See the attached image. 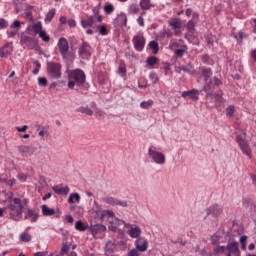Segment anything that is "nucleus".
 Wrapping results in <instances>:
<instances>
[{
	"instance_id": "1",
	"label": "nucleus",
	"mask_w": 256,
	"mask_h": 256,
	"mask_svg": "<svg viewBox=\"0 0 256 256\" xmlns=\"http://www.w3.org/2000/svg\"><path fill=\"white\" fill-rule=\"evenodd\" d=\"M27 207H29V199L23 196L17 197L14 194H10L6 199V209L10 219L13 221H21Z\"/></svg>"
},
{
	"instance_id": "2",
	"label": "nucleus",
	"mask_w": 256,
	"mask_h": 256,
	"mask_svg": "<svg viewBox=\"0 0 256 256\" xmlns=\"http://www.w3.org/2000/svg\"><path fill=\"white\" fill-rule=\"evenodd\" d=\"M87 77L85 76V72L81 69H73L68 73V89H75V85L77 87H81L86 81Z\"/></svg>"
},
{
	"instance_id": "3",
	"label": "nucleus",
	"mask_w": 256,
	"mask_h": 256,
	"mask_svg": "<svg viewBox=\"0 0 256 256\" xmlns=\"http://www.w3.org/2000/svg\"><path fill=\"white\" fill-rule=\"evenodd\" d=\"M148 156L156 165H165V163H167V157L165 156V153L157 150V147L151 146L148 148Z\"/></svg>"
},
{
	"instance_id": "4",
	"label": "nucleus",
	"mask_w": 256,
	"mask_h": 256,
	"mask_svg": "<svg viewBox=\"0 0 256 256\" xmlns=\"http://www.w3.org/2000/svg\"><path fill=\"white\" fill-rule=\"evenodd\" d=\"M61 69L62 66L60 63L50 62L47 65V74L51 79H61L63 75Z\"/></svg>"
},
{
	"instance_id": "5",
	"label": "nucleus",
	"mask_w": 256,
	"mask_h": 256,
	"mask_svg": "<svg viewBox=\"0 0 256 256\" xmlns=\"http://www.w3.org/2000/svg\"><path fill=\"white\" fill-rule=\"evenodd\" d=\"M132 43L134 46V49L141 53L143 49H145V43H147V40L145 39V34L143 31H139L133 38Z\"/></svg>"
},
{
	"instance_id": "6",
	"label": "nucleus",
	"mask_w": 256,
	"mask_h": 256,
	"mask_svg": "<svg viewBox=\"0 0 256 256\" xmlns=\"http://www.w3.org/2000/svg\"><path fill=\"white\" fill-rule=\"evenodd\" d=\"M236 143H238L242 153L251 159V147H249L247 140H245V135H237Z\"/></svg>"
},
{
	"instance_id": "7",
	"label": "nucleus",
	"mask_w": 256,
	"mask_h": 256,
	"mask_svg": "<svg viewBox=\"0 0 256 256\" xmlns=\"http://www.w3.org/2000/svg\"><path fill=\"white\" fill-rule=\"evenodd\" d=\"M57 45L62 59H67L69 57V41H67V38H60Z\"/></svg>"
},
{
	"instance_id": "8",
	"label": "nucleus",
	"mask_w": 256,
	"mask_h": 256,
	"mask_svg": "<svg viewBox=\"0 0 256 256\" xmlns=\"http://www.w3.org/2000/svg\"><path fill=\"white\" fill-rule=\"evenodd\" d=\"M126 229H129L127 231V234L129 235V237H131L132 239H139V237H141V227L139 226H135L133 224H125Z\"/></svg>"
},
{
	"instance_id": "9",
	"label": "nucleus",
	"mask_w": 256,
	"mask_h": 256,
	"mask_svg": "<svg viewBox=\"0 0 256 256\" xmlns=\"http://www.w3.org/2000/svg\"><path fill=\"white\" fill-rule=\"evenodd\" d=\"M78 55L81 59H89V57H91V45L87 42H83L78 48Z\"/></svg>"
},
{
	"instance_id": "10",
	"label": "nucleus",
	"mask_w": 256,
	"mask_h": 256,
	"mask_svg": "<svg viewBox=\"0 0 256 256\" xmlns=\"http://www.w3.org/2000/svg\"><path fill=\"white\" fill-rule=\"evenodd\" d=\"M222 84L221 80L217 77H212L209 82H206L204 86V91L206 93H209V91H212L213 89H217Z\"/></svg>"
},
{
	"instance_id": "11",
	"label": "nucleus",
	"mask_w": 256,
	"mask_h": 256,
	"mask_svg": "<svg viewBox=\"0 0 256 256\" xmlns=\"http://www.w3.org/2000/svg\"><path fill=\"white\" fill-rule=\"evenodd\" d=\"M135 247L140 253H145L149 249V242L143 237H139L135 241Z\"/></svg>"
},
{
	"instance_id": "12",
	"label": "nucleus",
	"mask_w": 256,
	"mask_h": 256,
	"mask_svg": "<svg viewBox=\"0 0 256 256\" xmlns=\"http://www.w3.org/2000/svg\"><path fill=\"white\" fill-rule=\"evenodd\" d=\"M41 209H42V215H44V217H51L53 215H55V217L57 219H59V217H61V211L55 210L53 208H49L45 204L41 206Z\"/></svg>"
},
{
	"instance_id": "13",
	"label": "nucleus",
	"mask_w": 256,
	"mask_h": 256,
	"mask_svg": "<svg viewBox=\"0 0 256 256\" xmlns=\"http://www.w3.org/2000/svg\"><path fill=\"white\" fill-rule=\"evenodd\" d=\"M121 225H127V223H125V221L120 220L117 217H114L112 220H110V225L108 227L109 231H113L114 233H117V231H119V227H121Z\"/></svg>"
},
{
	"instance_id": "14",
	"label": "nucleus",
	"mask_w": 256,
	"mask_h": 256,
	"mask_svg": "<svg viewBox=\"0 0 256 256\" xmlns=\"http://www.w3.org/2000/svg\"><path fill=\"white\" fill-rule=\"evenodd\" d=\"M226 253L228 255L241 256V251H239V243L232 242L226 246Z\"/></svg>"
},
{
	"instance_id": "15",
	"label": "nucleus",
	"mask_w": 256,
	"mask_h": 256,
	"mask_svg": "<svg viewBox=\"0 0 256 256\" xmlns=\"http://www.w3.org/2000/svg\"><path fill=\"white\" fill-rule=\"evenodd\" d=\"M181 97H183V99L189 97V99H191L192 101H199V90L192 89L189 91H184L182 92Z\"/></svg>"
},
{
	"instance_id": "16",
	"label": "nucleus",
	"mask_w": 256,
	"mask_h": 256,
	"mask_svg": "<svg viewBox=\"0 0 256 256\" xmlns=\"http://www.w3.org/2000/svg\"><path fill=\"white\" fill-rule=\"evenodd\" d=\"M104 203H107V205H112L113 207L119 205L120 207H127L126 201H120L118 199H115L113 197H106L103 199Z\"/></svg>"
},
{
	"instance_id": "17",
	"label": "nucleus",
	"mask_w": 256,
	"mask_h": 256,
	"mask_svg": "<svg viewBox=\"0 0 256 256\" xmlns=\"http://www.w3.org/2000/svg\"><path fill=\"white\" fill-rule=\"evenodd\" d=\"M54 193H56V195H69V186H63V185H56L53 188Z\"/></svg>"
},
{
	"instance_id": "18",
	"label": "nucleus",
	"mask_w": 256,
	"mask_h": 256,
	"mask_svg": "<svg viewBox=\"0 0 256 256\" xmlns=\"http://www.w3.org/2000/svg\"><path fill=\"white\" fill-rule=\"evenodd\" d=\"M13 53V44L6 43L4 47L0 48V57H7V55H11Z\"/></svg>"
},
{
	"instance_id": "19",
	"label": "nucleus",
	"mask_w": 256,
	"mask_h": 256,
	"mask_svg": "<svg viewBox=\"0 0 256 256\" xmlns=\"http://www.w3.org/2000/svg\"><path fill=\"white\" fill-rule=\"evenodd\" d=\"M95 25V16H88L86 19L81 20V26L83 29H87Z\"/></svg>"
},
{
	"instance_id": "20",
	"label": "nucleus",
	"mask_w": 256,
	"mask_h": 256,
	"mask_svg": "<svg viewBox=\"0 0 256 256\" xmlns=\"http://www.w3.org/2000/svg\"><path fill=\"white\" fill-rule=\"evenodd\" d=\"M168 24L173 30H175V34L177 35V31L181 29V20L179 18H172Z\"/></svg>"
},
{
	"instance_id": "21",
	"label": "nucleus",
	"mask_w": 256,
	"mask_h": 256,
	"mask_svg": "<svg viewBox=\"0 0 256 256\" xmlns=\"http://www.w3.org/2000/svg\"><path fill=\"white\" fill-rule=\"evenodd\" d=\"M25 219H29L31 223H37V219H39V213L34 210L28 209Z\"/></svg>"
},
{
	"instance_id": "22",
	"label": "nucleus",
	"mask_w": 256,
	"mask_h": 256,
	"mask_svg": "<svg viewBox=\"0 0 256 256\" xmlns=\"http://www.w3.org/2000/svg\"><path fill=\"white\" fill-rule=\"evenodd\" d=\"M223 213V210L217 205H214L207 210V215H212L213 217H219Z\"/></svg>"
},
{
	"instance_id": "23",
	"label": "nucleus",
	"mask_w": 256,
	"mask_h": 256,
	"mask_svg": "<svg viewBox=\"0 0 256 256\" xmlns=\"http://www.w3.org/2000/svg\"><path fill=\"white\" fill-rule=\"evenodd\" d=\"M18 151H19V153H22V155H26L29 157H31V155H33V149H31V147L27 146V145L18 146Z\"/></svg>"
},
{
	"instance_id": "24",
	"label": "nucleus",
	"mask_w": 256,
	"mask_h": 256,
	"mask_svg": "<svg viewBox=\"0 0 256 256\" xmlns=\"http://www.w3.org/2000/svg\"><path fill=\"white\" fill-rule=\"evenodd\" d=\"M102 231H107V227L103 224H96L91 227V233L95 237L98 233H101Z\"/></svg>"
},
{
	"instance_id": "25",
	"label": "nucleus",
	"mask_w": 256,
	"mask_h": 256,
	"mask_svg": "<svg viewBox=\"0 0 256 256\" xmlns=\"http://www.w3.org/2000/svg\"><path fill=\"white\" fill-rule=\"evenodd\" d=\"M116 22L120 27H127V14L126 13H120L117 18Z\"/></svg>"
},
{
	"instance_id": "26",
	"label": "nucleus",
	"mask_w": 256,
	"mask_h": 256,
	"mask_svg": "<svg viewBox=\"0 0 256 256\" xmlns=\"http://www.w3.org/2000/svg\"><path fill=\"white\" fill-rule=\"evenodd\" d=\"M140 7L144 11H149V9L155 7V5L151 3V0H140Z\"/></svg>"
},
{
	"instance_id": "27",
	"label": "nucleus",
	"mask_w": 256,
	"mask_h": 256,
	"mask_svg": "<svg viewBox=\"0 0 256 256\" xmlns=\"http://www.w3.org/2000/svg\"><path fill=\"white\" fill-rule=\"evenodd\" d=\"M157 63H159V58L155 56H149L146 59V65H148L149 69H153V66L157 65Z\"/></svg>"
},
{
	"instance_id": "28",
	"label": "nucleus",
	"mask_w": 256,
	"mask_h": 256,
	"mask_svg": "<svg viewBox=\"0 0 256 256\" xmlns=\"http://www.w3.org/2000/svg\"><path fill=\"white\" fill-rule=\"evenodd\" d=\"M79 201H81V195H79V193L70 194L68 198V203L70 205H73V203H79Z\"/></svg>"
},
{
	"instance_id": "29",
	"label": "nucleus",
	"mask_w": 256,
	"mask_h": 256,
	"mask_svg": "<svg viewBox=\"0 0 256 256\" xmlns=\"http://www.w3.org/2000/svg\"><path fill=\"white\" fill-rule=\"evenodd\" d=\"M149 49L152 50V53L154 55H157V53H159V43L155 40L150 41L148 44Z\"/></svg>"
},
{
	"instance_id": "30",
	"label": "nucleus",
	"mask_w": 256,
	"mask_h": 256,
	"mask_svg": "<svg viewBox=\"0 0 256 256\" xmlns=\"http://www.w3.org/2000/svg\"><path fill=\"white\" fill-rule=\"evenodd\" d=\"M211 75H213V71L211 70V68H203L202 69V76L204 78L205 83H207V81H209V77H211Z\"/></svg>"
},
{
	"instance_id": "31",
	"label": "nucleus",
	"mask_w": 256,
	"mask_h": 256,
	"mask_svg": "<svg viewBox=\"0 0 256 256\" xmlns=\"http://www.w3.org/2000/svg\"><path fill=\"white\" fill-rule=\"evenodd\" d=\"M19 240L22 241L23 243H29V241H31V234H29V232L27 231L22 232L19 235Z\"/></svg>"
},
{
	"instance_id": "32",
	"label": "nucleus",
	"mask_w": 256,
	"mask_h": 256,
	"mask_svg": "<svg viewBox=\"0 0 256 256\" xmlns=\"http://www.w3.org/2000/svg\"><path fill=\"white\" fill-rule=\"evenodd\" d=\"M115 11V6L111 3H106L104 5V12L106 15H112Z\"/></svg>"
},
{
	"instance_id": "33",
	"label": "nucleus",
	"mask_w": 256,
	"mask_h": 256,
	"mask_svg": "<svg viewBox=\"0 0 256 256\" xmlns=\"http://www.w3.org/2000/svg\"><path fill=\"white\" fill-rule=\"evenodd\" d=\"M111 217V220L115 219V212L113 210H103L101 212L100 219H105V217Z\"/></svg>"
},
{
	"instance_id": "34",
	"label": "nucleus",
	"mask_w": 256,
	"mask_h": 256,
	"mask_svg": "<svg viewBox=\"0 0 256 256\" xmlns=\"http://www.w3.org/2000/svg\"><path fill=\"white\" fill-rule=\"evenodd\" d=\"M140 9L139 6L137 4H131L128 7V13L129 15H137V13H139Z\"/></svg>"
},
{
	"instance_id": "35",
	"label": "nucleus",
	"mask_w": 256,
	"mask_h": 256,
	"mask_svg": "<svg viewBox=\"0 0 256 256\" xmlns=\"http://www.w3.org/2000/svg\"><path fill=\"white\" fill-rule=\"evenodd\" d=\"M32 29L36 35H39V33L43 32V24L41 22H36L33 24Z\"/></svg>"
},
{
	"instance_id": "36",
	"label": "nucleus",
	"mask_w": 256,
	"mask_h": 256,
	"mask_svg": "<svg viewBox=\"0 0 256 256\" xmlns=\"http://www.w3.org/2000/svg\"><path fill=\"white\" fill-rule=\"evenodd\" d=\"M53 17H55V8H52L51 10L48 11L44 19L45 23H51V21H53Z\"/></svg>"
},
{
	"instance_id": "37",
	"label": "nucleus",
	"mask_w": 256,
	"mask_h": 256,
	"mask_svg": "<svg viewBox=\"0 0 256 256\" xmlns=\"http://www.w3.org/2000/svg\"><path fill=\"white\" fill-rule=\"evenodd\" d=\"M78 113H83L84 115L91 117L93 115V110H91L89 107H80L78 108Z\"/></svg>"
},
{
	"instance_id": "38",
	"label": "nucleus",
	"mask_w": 256,
	"mask_h": 256,
	"mask_svg": "<svg viewBox=\"0 0 256 256\" xmlns=\"http://www.w3.org/2000/svg\"><path fill=\"white\" fill-rule=\"evenodd\" d=\"M161 39H171V37H173V32H171V30L169 29H164L161 34H160Z\"/></svg>"
},
{
	"instance_id": "39",
	"label": "nucleus",
	"mask_w": 256,
	"mask_h": 256,
	"mask_svg": "<svg viewBox=\"0 0 256 256\" xmlns=\"http://www.w3.org/2000/svg\"><path fill=\"white\" fill-rule=\"evenodd\" d=\"M33 7H28L25 12V19H27V21H33V11H32Z\"/></svg>"
},
{
	"instance_id": "40",
	"label": "nucleus",
	"mask_w": 256,
	"mask_h": 256,
	"mask_svg": "<svg viewBox=\"0 0 256 256\" xmlns=\"http://www.w3.org/2000/svg\"><path fill=\"white\" fill-rule=\"evenodd\" d=\"M153 105H154L153 100L143 101L140 103L141 109H151Z\"/></svg>"
},
{
	"instance_id": "41",
	"label": "nucleus",
	"mask_w": 256,
	"mask_h": 256,
	"mask_svg": "<svg viewBox=\"0 0 256 256\" xmlns=\"http://www.w3.org/2000/svg\"><path fill=\"white\" fill-rule=\"evenodd\" d=\"M38 35H39L40 39H42V41H44V43H49V41H51V37L47 34V32H45V30L40 32Z\"/></svg>"
},
{
	"instance_id": "42",
	"label": "nucleus",
	"mask_w": 256,
	"mask_h": 256,
	"mask_svg": "<svg viewBox=\"0 0 256 256\" xmlns=\"http://www.w3.org/2000/svg\"><path fill=\"white\" fill-rule=\"evenodd\" d=\"M105 251L106 253H113V251H115V243H113L112 241L107 242L105 246Z\"/></svg>"
},
{
	"instance_id": "43",
	"label": "nucleus",
	"mask_w": 256,
	"mask_h": 256,
	"mask_svg": "<svg viewBox=\"0 0 256 256\" xmlns=\"http://www.w3.org/2000/svg\"><path fill=\"white\" fill-rule=\"evenodd\" d=\"M226 115L227 117H234L235 115V106L233 105H230L226 108Z\"/></svg>"
},
{
	"instance_id": "44",
	"label": "nucleus",
	"mask_w": 256,
	"mask_h": 256,
	"mask_svg": "<svg viewBox=\"0 0 256 256\" xmlns=\"http://www.w3.org/2000/svg\"><path fill=\"white\" fill-rule=\"evenodd\" d=\"M214 253L217 255L219 253H227V246H216L214 248Z\"/></svg>"
},
{
	"instance_id": "45",
	"label": "nucleus",
	"mask_w": 256,
	"mask_h": 256,
	"mask_svg": "<svg viewBox=\"0 0 256 256\" xmlns=\"http://www.w3.org/2000/svg\"><path fill=\"white\" fill-rule=\"evenodd\" d=\"M75 229L77 231H85L87 229V227H85V224H83V222L77 221L75 224Z\"/></svg>"
},
{
	"instance_id": "46",
	"label": "nucleus",
	"mask_w": 256,
	"mask_h": 256,
	"mask_svg": "<svg viewBox=\"0 0 256 256\" xmlns=\"http://www.w3.org/2000/svg\"><path fill=\"white\" fill-rule=\"evenodd\" d=\"M211 241H212V245H218L219 244V241H221V236L219 234H214L212 237H211Z\"/></svg>"
},
{
	"instance_id": "47",
	"label": "nucleus",
	"mask_w": 256,
	"mask_h": 256,
	"mask_svg": "<svg viewBox=\"0 0 256 256\" xmlns=\"http://www.w3.org/2000/svg\"><path fill=\"white\" fill-rule=\"evenodd\" d=\"M47 78H45V77H40V78H38V85L40 86V87H47Z\"/></svg>"
},
{
	"instance_id": "48",
	"label": "nucleus",
	"mask_w": 256,
	"mask_h": 256,
	"mask_svg": "<svg viewBox=\"0 0 256 256\" xmlns=\"http://www.w3.org/2000/svg\"><path fill=\"white\" fill-rule=\"evenodd\" d=\"M34 65H36V68L33 70V75H39L41 63L39 61H34Z\"/></svg>"
},
{
	"instance_id": "49",
	"label": "nucleus",
	"mask_w": 256,
	"mask_h": 256,
	"mask_svg": "<svg viewBox=\"0 0 256 256\" xmlns=\"http://www.w3.org/2000/svg\"><path fill=\"white\" fill-rule=\"evenodd\" d=\"M185 51H187V47L182 48V49H177L175 51L176 57H183V55L185 54Z\"/></svg>"
},
{
	"instance_id": "50",
	"label": "nucleus",
	"mask_w": 256,
	"mask_h": 256,
	"mask_svg": "<svg viewBox=\"0 0 256 256\" xmlns=\"http://www.w3.org/2000/svg\"><path fill=\"white\" fill-rule=\"evenodd\" d=\"M7 27H9V22L3 18H0V29H7Z\"/></svg>"
},
{
	"instance_id": "51",
	"label": "nucleus",
	"mask_w": 256,
	"mask_h": 256,
	"mask_svg": "<svg viewBox=\"0 0 256 256\" xmlns=\"http://www.w3.org/2000/svg\"><path fill=\"white\" fill-rule=\"evenodd\" d=\"M212 97L215 99L216 103H221L223 99V94L214 93Z\"/></svg>"
},
{
	"instance_id": "52",
	"label": "nucleus",
	"mask_w": 256,
	"mask_h": 256,
	"mask_svg": "<svg viewBox=\"0 0 256 256\" xmlns=\"http://www.w3.org/2000/svg\"><path fill=\"white\" fill-rule=\"evenodd\" d=\"M149 79L152 81V83H157V81H159V76H157L155 73H150Z\"/></svg>"
},
{
	"instance_id": "53",
	"label": "nucleus",
	"mask_w": 256,
	"mask_h": 256,
	"mask_svg": "<svg viewBox=\"0 0 256 256\" xmlns=\"http://www.w3.org/2000/svg\"><path fill=\"white\" fill-rule=\"evenodd\" d=\"M18 179H19V181H21V183H25V181H27V174L19 173Z\"/></svg>"
},
{
	"instance_id": "54",
	"label": "nucleus",
	"mask_w": 256,
	"mask_h": 256,
	"mask_svg": "<svg viewBox=\"0 0 256 256\" xmlns=\"http://www.w3.org/2000/svg\"><path fill=\"white\" fill-rule=\"evenodd\" d=\"M186 27L189 29V31H193V29H195V22H193V20L188 21Z\"/></svg>"
},
{
	"instance_id": "55",
	"label": "nucleus",
	"mask_w": 256,
	"mask_h": 256,
	"mask_svg": "<svg viewBox=\"0 0 256 256\" xmlns=\"http://www.w3.org/2000/svg\"><path fill=\"white\" fill-rule=\"evenodd\" d=\"M137 23L140 27H145V19H143V16L137 18Z\"/></svg>"
},
{
	"instance_id": "56",
	"label": "nucleus",
	"mask_w": 256,
	"mask_h": 256,
	"mask_svg": "<svg viewBox=\"0 0 256 256\" xmlns=\"http://www.w3.org/2000/svg\"><path fill=\"white\" fill-rule=\"evenodd\" d=\"M27 129H29V126L24 125L22 127H16V130L18 131V133H25V131H27Z\"/></svg>"
},
{
	"instance_id": "57",
	"label": "nucleus",
	"mask_w": 256,
	"mask_h": 256,
	"mask_svg": "<svg viewBox=\"0 0 256 256\" xmlns=\"http://www.w3.org/2000/svg\"><path fill=\"white\" fill-rule=\"evenodd\" d=\"M118 73H119L120 75H122V77H124V75H126V73H127V68H125V67H123V66H120V67L118 68Z\"/></svg>"
},
{
	"instance_id": "58",
	"label": "nucleus",
	"mask_w": 256,
	"mask_h": 256,
	"mask_svg": "<svg viewBox=\"0 0 256 256\" xmlns=\"http://www.w3.org/2000/svg\"><path fill=\"white\" fill-rule=\"evenodd\" d=\"M127 256H139V250L132 249V250L129 251Z\"/></svg>"
},
{
	"instance_id": "59",
	"label": "nucleus",
	"mask_w": 256,
	"mask_h": 256,
	"mask_svg": "<svg viewBox=\"0 0 256 256\" xmlns=\"http://www.w3.org/2000/svg\"><path fill=\"white\" fill-rule=\"evenodd\" d=\"M10 27L11 29H13V27H15L16 29H19V27H21V22H19V20H15Z\"/></svg>"
},
{
	"instance_id": "60",
	"label": "nucleus",
	"mask_w": 256,
	"mask_h": 256,
	"mask_svg": "<svg viewBox=\"0 0 256 256\" xmlns=\"http://www.w3.org/2000/svg\"><path fill=\"white\" fill-rule=\"evenodd\" d=\"M15 35H17V32H15L13 30H7V36L9 38H13V37H15Z\"/></svg>"
},
{
	"instance_id": "61",
	"label": "nucleus",
	"mask_w": 256,
	"mask_h": 256,
	"mask_svg": "<svg viewBox=\"0 0 256 256\" xmlns=\"http://www.w3.org/2000/svg\"><path fill=\"white\" fill-rule=\"evenodd\" d=\"M69 27H76L77 26V22L74 19H70L67 21Z\"/></svg>"
},
{
	"instance_id": "62",
	"label": "nucleus",
	"mask_w": 256,
	"mask_h": 256,
	"mask_svg": "<svg viewBox=\"0 0 256 256\" xmlns=\"http://www.w3.org/2000/svg\"><path fill=\"white\" fill-rule=\"evenodd\" d=\"M100 35H107V27L105 26L100 27Z\"/></svg>"
},
{
	"instance_id": "63",
	"label": "nucleus",
	"mask_w": 256,
	"mask_h": 256,
	"mask_svg": "<svg viewBox=\"0 0 256 256\" xmlns=\"http://www.w3.org/2000/svg\"><path fill=\"white\" fill-rule=\"evenodd\" d=\"M68 251H69V245L64 244L62 246L61 252L62 253H67Z\"/></svg>"
},
{
	"instance_id": "64",
	"label": "nucleus",
	"mask_w": 256,
	"mask_h": 256,
	"mask_svg": "<svg viewBox=\"0 0 256 256\" xmlns=\"http://www.w3.org/2000/svg\"><path fill=\"white\" fill-rule=\"evenodd\" d=\"M95 115H96V117H103V112L101 111V109H97L95 111Z\"/></svg>"
}]
</instances>
